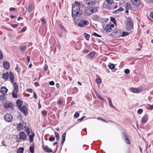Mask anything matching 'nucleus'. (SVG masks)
Segmentation results:
<instances>
[{
	"label": "nucleus",
	"instance_id": "obj_1",
	"mask_svg": "<svg viewBox=\"0 0 153 153\" xmlns=\"http://www.w3.org/2000/svg\"><path fill=\"white\" fill-rule=\"evenodd\" d=\"M80 4L77 2L75 1L73 5L72 9V16L74 18L77 17L80 11Z\"/></svg>",
	"mask_w": 153,
	"mask_h": 153
},
{
	"label": "nucleus",
	"instance_id": "obj_2",
	"mask_svg": "<svg viewBox=\"0 0 153 153\" xmlns=\"http://www.w3.org/2000/svg\"><path fill=\"white\" fill-rule=\"evenodd\" d=\"M74 22L75 23H76V22H77L78 26L81 27H84L86 25H88L89 24L88 21L82 19H78L77 20L76 18H74Z\"/></svg>",
	"mask_w": 153,
	"mask_h": 153
},
{
	"label": "nucleus",
	"instance_id": "obj_3",
	"mask_svg": "<svg viewBox=\"0 0 153 153\" xmlns=\"http://www.w3.org/2000/svg\"><path fill=\"white\" fill-rule=\"evenodd\" d=\"M97 10V8L94 7H88L85 10L86 15L89 16L95 13Z\"/></svg>",
	"mask_w": 153,
	"mask_h": 153
},
{
	"label": "nucleus",
	"instance_id": "obj_4",
	"mask_svg": "<svg viewBox=\"0 0 153 153\" xmlns=\"http://www.w3.org/2000/svg\"><path fill=\"white\" fill-rule=\"evenodd\" d=\"M126 26L127 29L130 30L133 27V25L132 21L130 18H129L127 19L126 23Z\"/></svg>",
	"mask_w": 153,
	"mask_h": 153
},
{
	"label": "nucleus",
	"instance_id": "obj_5",
	"mask_svg": "<svg viewBox=\"0 0 153 153\" xmlns=\"http://www.w3.org/2000/svg\"><path fill=\"white\" fill-rule=\"evenodd\" d=\"M126 7L128 9H129L132 11H135L138 9L139 6L134 4H132V5H131L130 4L127 3Z\"/></svg>",
	"mask_w": 153,
	"mask_h": 153
},
{
	"label": "nucleus",
	"instance_id": "obj_6",
	"mask_svg": "<svg viewBox=\"0 0 153 153\" xmlns=\"http://www.w3.org/2000/svg\"><path fill=\"white\" fill-rule=\"evenodd\" d=\"M3 105L4 108L6 109L12 108L13 104L12 102L6 101L4 103Z\"/></svg>",
	"mask_w": 153,
	"mask_h": 153
},
{
	"label": "nucleus",
	"instance_id": "obj_7",
	"mask_svg": "<svg viewBox=\"0 0 153 153\" xmlns=\"http://www.w3.org/2000/svg\"><path fill=\"white\" fill-rule=\"evenodd\" d=\"M130 90L134 93H138L142 91L143 88L142 87H139L138 88H130Z\"/></svg>",
	"mask_w": 153,
	"mask_h": 153
},
{
	"label": "nucleus",
	"instance_id": "obj_8",
	"mask_svg": "<svg viewBox=\"0 0 153 153\" xmlns=\"http://www.w3.org/2000/svg\"><path fill=\"white\" fill-rule=\"evenodd\" d=\"M4 119L6 121L8 122H11L13 120L12 115L10 114H7L4 116Z\"/></svg>",
	"mask_w": 153,
	"mask_h": 153
},
{
	"label": "nucleus",
	"instance_id": "obj_9",
	"mask_svg": "<svg viewBox=\"0 0 153 153\" xmlns=\"http://www.w3.org/2000/svg\"><path fill=\"white\" fill-rule=\"evenodd\" d=\"M26 126V124L24 121H22L17 126V127L19 131H21L22 129L25 128Z\"/></svg>",
	"mask_w": 153,
	"mask_h": 153
},
{
	"label": "nucleus",
	"instance_id": "obj_10",
	"mask_svg": "<svg viewBox=\"0 0 153 153\" xmlns=\"http://www.w3.org/2000/svg\"><path fill=\"white\" fill-rule=\"evenodd\" d=\"M19 138L20 139L24 141L26 140L27 136L26 134L24 132H21L19 133Z\"/></svg>",
	"mask_w": 153,
	"mask_h": 153
},
{
	"label": "nucleus",
	"instance_id": "obj_11",
	"mask_svg": "<svg viewBox=\"0 0 153 153\" xmlns=\"http://www.w3.org/2000/svg\"><path fill=\"white\" fill-rule=\"evenodd\" d=\"M42 147L44 151L45 152H52V150L51 148H49L47 146H42Z\"/></svg>",
	"mask_w": 153,
	"mask_h": 153
},
{
	"label": "nucleus",
	"instance_id": "obj_12",
	"mask_svg": "<svg viewBox=\"0 0 153 153\" xmlns=\"http://www.w3.org/2000/svg\"><path fill=\"white\" fill-rule=\"evenodd\" d=\"M123 136H124L126 143L127 144H130V143L129 141L128 135L126 134H124Z\"/></svg>",
	"mask_w": 153,
	"mask_h": 153
},
{
	"label": "nucleus",
	"instance_id": "obj_13",
	"mask_svg": "<svg viewBox=\"0 0 153 153\" xmlns=\"http://www.w3.org/2000/svg\"><path fill=\"white\" fill-rule=\"evenodd\" d=\"M21 111L25 114L26 115L27 114V107L23 105L22 108H21Z\"/></svg>",
	"mask_w": 153,
	"mask_h": 153
},
{
	"label": "nucleus",
	"instance_id": "obj_14",
	"mask_svg": "<svg viewBox=\"0 0 153 153\" xmlns=\"http://www.w3.org/2000/svg\"><path fill=\"white\" fill-rule=\"evenodd\" d=\"M117 35H118L117 36H116V37H119L120 36H127L128 35V33L125 32H123L122 33V34L120 33H117Z\"/></svg>",
	"mask_w": 153,
	"mask_h": 153
},
{
	"label": "nucleus",
	"instance_id": "obj_15",
	"mask_svg": "<svg viewBox=\"0 0 153 153\" xmlns=\"http://www.w3.org/2000/svg\"><path fill=\"white\" fill-rule=\"evenodd\" d=\"M8 89L5 87H1V93L3 94H5L7 92Z\"/></svg>",
	"mask_w": 153,
	"mask_h": 153
},
{
	"label": "nucleus",
	"instance_id": "obj_16",
	"mask_svg": "<svg viewBox=\"0 0 153 153\" xmlns=\"http://www.w3.org/2000/svg\"><path fill=\"white\" fill-rule=\"evenodd\" d=\"M9 78L11 80V82L12 83H14V77L13 73L10 72L9 73Z\"/></svg>",
	"mask_w": 153,
	"mask_h": 153
},
{
	"label": "nucleus",
	"instance_id": "obj_17",
	"mask_svg": "<svg viewBox=\"0 0 153 153\" xmlns=\"http://www.w3.org/2000/svg\"><path fill=\"white\" fill-rule=\"evenodd\" d=\"M9 74L8 72H6L5 73H4L2 75V78L5 79H8L9 78Z\"/></svg>",
	"mask_w": 153,
	"mask_h": 153
},
{
	"label": "nucleus",
	"instance_id": "obj_18",
	"mask_svg": "<svg viewBox=\"0 0 153 153\" xmlns=\"http://www.w3.org/2000/svg\"><path fill=\"white\" fill-rule=\"evenodd\" d=\"M147 117L148 115L146 114L145 115L142 119L141 123L143 124L145 123L147 121Z\"/></svg>",
	"mask_w": 153,
	"mask_h": 153
},
{
	"label": "nucleus",
	"instance_id": "obj_19",
	"mask_svg": "<svg viewBox=\"0 0 153 153\" xmlns=\"http://www.w3.org/2000/svg\"><path fill=\"white\" fill-rule=\"evenodd\" d=\"M107 99L108 101V104L109 106L113 109H116V108L113 105L111 98L109 97H107Z\"/></svg>",
	"mask_w": 153,
	"mask_h": 153
},
{
	"label": "nucleus",
	"instance_id": "obj_20",
	"mask_svg": "<svg viewBox=\"0 0 153 153\" xmlns=\"http://www.w3.org/2000/svg\"><path fill=\"white\" fill-rule=\"evenodd\" d=\"M66 135V133H63L62 135V142L61 143V145L62 146L63 145V143L65 141Z\"/></svg>",
	"mask_w": 153,
	"mask_h": 153
},
{
	"label": "nucleus",
	"instance_id": "obj_21",
	"mask_svg": "<svg viewBox=\"0 0 153 153\" xmlns=\"http://www.w3.org/2000/svg\"><path fill=\"white\" fill-rule=\"evenodd\" d=\"M131 1L132 4H136L139 6L140 3V0H131Z\"/></svg>",
	"mask_w": 153,
	"mask_h": 153
},
{
	"label": "nucleus",
	"instance_id": "obj_22",
	"mask_svg": "<svg viewBox=\"0 0 153 153\" xmlns=\"http://www.w3.org/2000/svg\"><path fill=\"white\" fill-rule=\"evenodd\" d=\"M4 68L6 69H8L9 68L10 64L8 62H4L3 63Z\"/></svg>",
	"mask_w": 153,
	"mask_h": 153
},
{
	"label": "nucleus",
	"instance_id": "obj_23",
	"mask_svg": "<svg viewBox=\"0 0 153 153\" xmlns=\"http://www.w3.org/2000/svg\"><path fill=\"white\" fill-rule=\"evenodd\" d=\"M16 104L19 107H21L22 105V102L20 100H18L17 101Z\"/></svg>",
	"mask_w": 153,
	"mask_h": 153
},
{
	"label": "nucleus",
	"instance_id": "obj_24",
	"mask_svg": "<svg viewBox=\"0 0 153 153\" xmlns=\"http://www.w3.org/2000/svg\"><path fill=\"white\" fill-rule=\"evenodd\" d=\"M92 19L93 20H97L99 19V16L97 15H94L91 16Z\"/></svg>",
	"mask_w": 153,
	"mask_h": 153
},
{
	"label": "nucleus",
	"instance_id": "obj_25",
	"mask_svg": "<svg viewBox=\"0 0 153 153\" xmlns=\"http://www.w3.org/2000/svg\"><path fill=\"white\" fill-rule=\"evenodd\" d=\"M105 30L107 32H110L111 30V29L109 26V25H107L105 28Z\"/></svg>",
	"mask_w": 153,
	"mask_h": 153
},
{
	"label": "nucleus",
	"instance_id": "obj_26",
	"mask_svg": "<svg viewBox=\"0 0 153 153\" xmlns=\"http://www.w3.org/2000/svg\"><path fill=\"white\" fill-rule=\"evenodd\" d=\"M14 85V90L13 91H18V85L16 83H13Z\"/></svg>",
	"mask_w": 153,
	"mask_h": 153
},
{
	"label": "nucleus",
	"instance_id": "obj_27",
	"mask_svg": "<svg viewBox=\"0 0 153 153\" xmlns=\"http://www.w3.org/2000/svg\"><path fill=\"white\" fill-rule=\"evenodd\" d=\"M35 136V134L33 133L31 135L29 136V138L30 141L31 142H32L33 140V137Z\"/></svg>",
	"mask_w": 153,
	"mask_h": 153
},
{
	"label": "nucleus",
	"instance_id": "obj_28",
	"mask_svg": "<svg viewBox=\"0 0 153 153\" xmlns=\"http://www.w3.org/2000/svg\"><path fill=\"white\" fill-rule=\"evenodd\" d=\"M18 92L15 91H13L12 92V96L14 98H17V93Z\"/></svg>",
	"mask_w": 153,
	"mask_h": 153
},
{
	"label": "nucleus",
	"instance_id": "obj_29",
	"mask_svg": "<svg viewBox=\"0 0 153 153\" xmlns=\"http://www.w3.org/2000/svg\"><path fill=\"white\" fill-rule=\"evenodd\" d=\"M108 66L109 68L111 70H114L115 68L114 65L111 63H109Z\"/></svg>",
	"mask_w": 153,
	"mask_h": 153
},
{
	"label": "nucleus",
	"instance_id": "obj_30",
	"mask_svg": "<svg viewBox=\"0 0 153 153\" xmlns=\"http://www.w3.org/2000/svg\"><path fill=\"white\" fill-rule=\"evenodd\" d=\"M95 3V0H91L88 3L89 5H94Z\"/></svg>",
	"mask_w": 153,
	"mask_h": 153
},
{
	"label": "nucleus",
	"instance_id": "obj_31",
	"mask_svg": "<svg viewBox=\"0 0 153 153\" xmlns=\"http://www.w3.org/2000/svg\"><path fill=\"white\" fill-rule=\"evenodd\" d=\"M2 144L3 146H7L8 145L7 142L6 140H3L2 142Z\"/></svg>",
	"mask_w": 153,
	"mask_h": 153
},
{
	"label": "nucleus",
	"instance_id": "obj_32",
	"mask_svg": "<svg viewBox=\"0 0 153 153\" xmlns=\"http://www.w3.org/2000/svg\"><path fill=\"white\" fill-rule=\"evenodd\" d=\"M24 149L23 148H19L17 151V153H23Z\"/></svg>",
	"mask_w": 153,
	"mask_h": 153
},
{
	"label": "nucleus",
	"instance_id": "obj_33",
	"mask_svg": "<svg viewBox=\"0 0 153 153\" xmlns=\"http://www.w3.org/2000/svg\"><path fill=\"white\" fill-rule=\"evenodd\" d=\"M21 50L23 52L25 51L26 49V46L25 45H22L20 48Z\"/></svg>",
	"mask_w": 153,
	"mask_h": 153
},
{
	"label": "nucleus",
	"instance_id": "obj_34",
	"mask_svg": "<svg viewBox=\"0 0 153 153\" xmlns=\"http://www.w3.org/2000/svg\"><path fill=\"white\" fill-rule=\"evenodd\" d=\"M95 54V52H91L88 55V56L90 57H93Z\"/></svg>",
	"mask_w": 153,
	"mask_h": 153
},
{
	"label": "nucleus",
	"instance_id": "obj_35",
	"mask_svg": "<svg viewBox=\"0 0 153 153\" xmlns=\"http://www.w3.org/2000/svg\"><path fill=\"white\" fill-rule=\"evenodd\" d=\"M106 1L108 4L111 5L114 2L113 0H106Z\"/></svg>",
	"mask_w": 153,
	"mask_h": 153
},
{
	"label": "nucleus",
	"instance_id": "obj_36",
	"mask_svg": "<svg viewBox=\"0 0 153 153\" xmlns=\"http://www.w3.org/2000/svg\"><path fill=\"white\" fill-rule=\"evenodd\" d=\"M32 5H30L28 8V13H30L32 11Z\"/></svg>",
	"mask_w": 153,
	"mask_h": 153
},
{
	"label": "nucleus",
	"instance_id": "obj_37",
	"mask_svg": "<svg viewBox=\"0 0 153 153\" xmlns=\"http://www.w3.org/2000/svg\"><path fill=\"white\" fill-rule=\"evenodd\" d=\"M29 149L30 152L31 153H33L34 150V148L33 146H30V147Z\"/></svg>",
	"mask_w": 153,
	"mask_h": 153
},
{
	"label": "nucleus",
	"instance_id": "obj_38",
	"mask_svg": "<svg viewBox=\"0 0 153 153\" xmlns=\"http://www.w3.org/2000/svg\"><path fill=\"white\" fill-rule=\"evenodd\" d=\"M54 133H55V137L56 138V140L57 141H58L59 140V136L58 134L56 132H55Z\"/></svg>",
	"mask_w": 153,
	"mask_h": 153
},
{
	"label": "nucleus",
	"instance_id": "obj_39",
	"mask_svg": "<svg viewBox=\"0 0 153 153\" xmlns=\"http://www.w3.org/2000/svg\"><path fill=\"white\" fill-rule=\"evenodd\" d=\"M79 114L77 112H76L74 114V117L75 119H76L79 116Z\"/></svg>",
	"mask_w": 153,
	"mask_h": 153
},
{
	"label": "nucleus",
	"instance_id": "obj_40",
	"mask_svg": "<svg viewBox=\"0 0 153 153\" xmlns=\"http://www.w3.org/2000/svg\"><path fill=\"white\" fill-rule=\"evenodd\" d=\"M84 35L86 39L87 40H88L90 37V35H89L88 34L85 33H84Z\"/></svg>",
	"mask_w": 153,
	"mask_h": 153
},
{
	"label": "nucleus",
	"instance_id": "obj_41",
	"mask_svg": "<svg viewBox=\"0 0 153 153\" xmlns=\"http://www.w3.org/2000/svg\"><path fill=\"white\" fill-rule=\"evenodd\" d=\"M5 98V95H1L0 96V100L1 101H2L4 100Z\"/></svg>",
	"mask_w": 153,
	"mask_h": 153
},
{
	"label": "nucleus",
	"instance_id": "obj_42",
	"mask_svg": "<svg viewBox=\"0 0 153 153\" xmlns=\"http://www.w3.org/2000/svg\"><path fill=\"white\" fill-rule=\"evenodd\" d=\"M92 35L95 36L101 37V36L97 33H96L94 32L92 34Z\"/></svg>",
	"mask_w": 153,
	"mask_h": 153
},
{
	"label": "nucleus",
	"instance_id": "obj_43",
	"mask_svg": "<svg viewBox=\"0 0 153 153\" xmlns=\"http://www.w3.org/2000/svg\"><path fill=\"white\" fill-rule=\"evenodd\" d=\"M25 131L26 132V133L27 135H29L30 134V130L29 128H27L26 129Z\"/></svg>",
	"mask_w": 153,
	"mask_h": 153
},
{
	"label": "nucleus",
	"instance_id": "obj_44",
	"mask_svg": "<svg viewBox=\"0 0 153 153\" xmlns=\"http://www.w3.org/2000/svg\"><path fill=\"white\" fill-rule=\"evenodd\" d=\"M55 140V138L54 137H50L49 140L50 141H53Z\"/></svg>",
	"mask_w": 153,
	"mask_h": 153
},
{
	"label": "nucleus",
	"instance_id": "obj_45",
	"mask_svg": "<svg viewBox=\"0 0 153 153\" xmlns=\"http://www.w3.org/2000/svg\"><path fill=\"white\" fill-rule=\"evenodd\" d=\"M96 82L97 83H100L101 82V80L100 79L97 78L96 79Z\"/></svg>",
	"mask_w": 153,
	"mask_h": 153
},
{
	"label": "nucleus",
	"instance_id": "obj_46",
	"mask_svg": "<svg viewBox=\"0 0 153 153\" xmlns=\"http://www.w3.org/2000/svg\"><path fill=\"white\" fill-rule=\"evenodd\" d=\"M143 111V110L142 109H139L137 111V113L139 114H141Z\"/></svg>",
	"mask_w": 153,
	"mask_h": 153
},
{
	"label": "nucleus",
	"instance_id": "obj_47",
	"mask_svg": "<svg viewBox=\"0 0 153 153\" xmlns=\"http://www.w3.org/2000/svg\"><path fill=\"white\" fill-rule=\"evenodd\" d=\"M153 108V105H150L147 107V109L149 110H151Z\"/></svg>",
	"mask_w": 153,
	"mask_h": 153
},
{
	"label": "nucleus",
	"instance_id": "obj_48",
	"mask_svg": "<svg viewBox=\"0 0 153 153\" xmlns=\"http://www.w3.org/2000/svg\"><path fill=\"white\" fill-rule=\"evenodd\" d=\"M130 71L128 69H126L124 71V72L126 74H128L129 73Z\"/></svg>",
	"mask_w": 153,
	"mask_h": 153
},
{
	"label": "nucleus",
	"instance_id": "obj_49",
	"mask_svg": "<svg viewBox=\"0 0 153 153\" xmlns=\"http://www.w3.org/2000/svg\"><path fill=\"white\" fill-rule=\"evenodd\" d=\"M62 102V100H58L57 102V103L58 104L60 105H61Z\"/></svg>",
	"mask_w": 153,
	"mask_h": 153
},
{
	"label": "nucleus",
	"instance_id": "obj_50",
	"mask_svg": "<svg viewBox=\"0 0 153 153\" xmlns=\"http://www.w3.org/2000/svg\"><path fill=\"white\" fill-rule=\"evenodd\" d=\"M49 84L51 85H54V82L53 81H50L49 82Z\"/></svg>",
	"mask_w": 153,
	"mask_h": 153
},
{
	"label": "nucleus",
	"instance_id": "obj_51",
	"mask_svg": "<svg viewBox=\"0 0 153 153\" xmlns=\"http://www.w3.org/2000/svg\"><path fill=\"white\" fill-rule=\"evenodd\" d=\"M33 94H34V97L35 99H37V96L36 93L34 92L33 91Z\"/></svg>",
	"mask_w": 153,
	"mask_h": 153
},
{
	"label": "nucleus",
	"instance_id": "obj_52",
	"mask_svg": "<svg viewBox=\"0 0 153 153\" xmlns=\"http://www.w3.org/2000/svg\"><path fill=\"white\" fill-rule=\"evenodd\" d=\"M42 114L44 115H47V112L45 110H43L42 111Z\"/></svg>",
	"mask_w": 153,
	"mask_h": 153
},
{
	"label": "nucleus",
	"instance_id": "obj_53",
	"mask_svg": "<svg viewBox=\"0 0 153 153\" xmlns=\"http://www.w3.org/2000/svg\"><path fill=\"white\" fill-rule=\"evenodd\" d=\"M111 20L114 23V22L115 21V18L113 17H111Z\"/></svg>",
	"mask_w": 153,
	"mask_h": 153
},
{
	"label": "nucleus",
	"instance_id": "obj_54",
	"mask_svg": "<svg viewBox=\"0 0 153 153\" xmlns=\"http://www.w3.org/2000/svg\"><path fill=\"white\" fill-rule=\"evenodd\" d=\"M27 92L32 93L33 92V90L31 89H27Z\"/></svg>",
	"mask_w": 153,
	"mask_h": 153
},
{
	"label": "nucleus",
	"instance_id": "obj_55",
	"mask_svg": "<svg viewBox=\"0 0 153 153\" xmlns=\"http://www.w3.org/2000/svg\"><path fill=\"white\" fill-rule=\"evenodd\" d=\"M3 58V54L1 52V51H0V59H2Z\"/></svg>",
	"mask_w": 153,
	"mask_h": 153
},
{
	"label": "nucleus",
	"instance_id": "obj_56",
	"mask_svg": "<svg viewBox=\"0 0 153 153\" xmlns=\"http://www.w3.org/2000/svg\"><path fill=\"white\" fill-rule=\"evenodd\" d=\"M12 26L13 27L16 28L18 26V25L17 24H12Z\"/></svg>",
	"mask_w": 153,
	"mask_h": 153
},
{
	"label": "nucleus",
	"instance_id": "obj_57",
	"mask_svg": "<svg viewBox=\"0 0 153 153\" xmlns=\"http://www.w3.org/2000/svg\"><path fill=\"white\" fill-rule=\"evenodd\" d=\"M149 16L151 18L153 19V12H151L149 15Z\"/></svg>",
	"mask_w": 153,
	"mask_h": 153
},
{
	"label": "nucleus",
	"instance_id": "obj_58",
	"mask_svg": "<svg viewBox=\"0 0 153 153\" xmlns=\"http://www.w3.org/2000/svg\"><path fill=\"white\" fill-rule=\"evenodd\" d=\"M16 70L17 72H19V70L18 66L17 65H16Z\"/></svg>",
	"mask_w": 153,
	"mask_h": 153
},
{
	"label": "nucleus",
	"instance_id": "obj_59",
	"mask_svg": "<svg viewBox=\"0 0 153 153\" xmlns=\"http://www.w3.org/2000/svg\"><path fill=\"white\" fill-rule=\"evenodd\" d=\"M48 65H45V68H44L45 70V71H46L48 70Z\"/></svg>",
	"mask_w": 153,
	"mask_h": 153
},
{
	"label": "nucleus",
	"instance_id": "obj_60",
	"mask_svg": "<svg viewBox=\"0 0 153 153\" xmlns=\"http://www.w3.org/2000/svg\"><path fill=\"white\" fill-rule=\"evenodd\" d=\"M85 116H84V117H82L81 118L78 119V120H79V121H81L83 119L85 118Z\"/></svg>",
	"mask_w": 153,
	"mask_h": 153
},
{
	"label": "nucleus",
	"instance_id": "obj_61",
	"mask_svg": "<svg viewBox=\"0 0 153 153\" xmlns=\"http://www.w3.org/2000/svg\"><path fill=\"white\" fill-rule=\"evenodd\" d=\"M26 30V29H25L24 28H23L21 30V32L22 33V32H24Z\"/></svg>",
	"mask_w": 153,
	"mask_h": 153
},
{
	"label": "nucleus",
	"instance_id": "obj_62",
	"mask_svg": "<svg viewBox=\"0 0 153 153\" xmlns=\"http://www.w3.org/2000/svg\"><path fill=\"white\" fill-rule=\"evenodd\" d=\"M15 10V8L14 7H11L10 8V11H14Z\"/></svg>",
	"mask_w": 153,
	"mask_h": 153
},
{
	"label": "nucleus",
	"instance_id": "obj_63",
	"mask_svg": "<svg viewBox=\"0 0 153 153\" xmlns=\"http://www.w3.org/2000/svg\"><path fill=\"white\" fill-rule=\"evenodd\" d=\"M124 10V9L122 7H120V8L118 9V11L120 10V11H121Z\"/></svg>",
	"mask_w": 153,
	"mask_h": 153
},
{
	"label": "nucleus",
	"instance_id": "obj_64",
	"mask_svg": "<svg viewBox=\"0 0 153 153\" xmlns=\"http://www.w3.org/2000/svg\"><path fill=\"white\" fill-rule=\"evenodd\" d=\"M27 61L28 63H29L30 62V58L29 56H27Z\"/></svg>",
	"mask_w": 153,
	"mask_h": 153
}]
</instances>
